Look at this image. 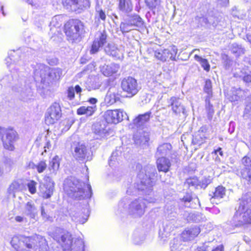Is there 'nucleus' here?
Segmentation results:
<instances>
[{"mask_svg":"<svg viewBox=\"0 0 251 251\" xmlns=\"http://www.w3.org/2000/svg\"><path fill=\"white\" fill-rule=\"evenodd\" d=\"M156 174L155 168L151 166H147L142 169L137 175L140 180V183H137L136 186H130L127 188L126 193L128 195H136L138 191H141L148 196L145 199L140 198L130 202L127 198H124L118 204L119 211L123 212L127 210L134 217L142 216L145 213L147 202L154 203L156 201L154 197L149 196L152 191Z\"/></svg>","mask_w":251,"mask_h":251,"instance_id":"1","label":"nucleus"},{"mask_svg":"<svg viewBox=\"0 0 251 251\" xmlns=\"http://www.w3.org/2000/svg\"><path fill=\"white\" fill-rule=\"evenodd\" d=\"M64 189L69 197L75 200L90 198L92 195L90 184H85L73 177L65 180Z\"/></svg>","mask_w":251,"mask_h":251,"instance_id":"2","label":"nucleus"},{"mask_svg":"<svg viewBox=\"0 0 251 251\" xmlns=\"http://www.w3.org/2000/svg\"><path fill=\"white\" fill-rule=\"evenodd\" d=\"M20 245L13 239L10 242L16 251H48V245L44 238L39 235L26 237L19 241Z\"/></svg>","mask_w":251,"mask_h":251,"instance_id":"3","label":"nucleus"},{"mask_svg":"<svg viewBox=\"0 0 251 251\" xmlns=\"http://www.w3.org/2000/svg\"><path fill=\"white\" fill-rule=\"evenodd\" d=\"M54 240L59 243L65 251H84V243L80 238L73 240L72 235L68 232L62 231L54 236Z\"/></svg>","mask_w":251,"mask_h":251,"instance_id":"4","label":"nucleus"},{"mask_svg":"<svg viewBox=\"0 0 251 251\" xmlns=\"http://www.w3.org/2000/svg\"><path fill=\"white\" fill-rule=\"evenodd\" d=\"M226 224L232 229L243 227L251 224V212L245 211L238 208L231 219L227 221Z\"/></svg>","mask_w":251,"mask_h":251,"instance_id":"5","label":"nucleus"},{"mask_svg":"<svg viewBox=\"0 0 251 251\" xmlns=\"http://www.w3.org/2000/svg\"><path fill=\"white\" fill-rule=\"evenodd\" d=\"M0 136L4 148L13 151L15 143L19 139L17 132L12 128L0 126Z\"/></svg>","mask_w":251,"mask_h":251,"instance_id":"6","label":"nucleus"},{"mask_svg":"<svg viewBox=\"0 0 251 251\" xmlns=\"http://www.w3.org/2000/svg\"><path fill=\"white\" fill-rule=\"evenodd\" d=\"M82 23L78 20H71L68 22L64 26L65 32L69 40L75 41L80 35V30L82 29Z\"/></svg>","mask_w":251,"mask_h":251,"instance_id":"7","label":"nucleus"},{"mask_svg":"<svg viewBox=\"0 0 251 251\" xmlns=\"http://www.w3.org/2000/svg\"><path fill=\"white\" fill-rule=\"evenodd\" d=\"M61 116L60 105L59 103L55 102L47 110L45 114V122L47 125H52L57 122Z\"/></svg>","mask_w":251,"mask_h":251,"instance_id":"8","label":"nucleus"},{"mask_svg":"<svg viewBox=\"0 0 251 251\" xmlns=\"http://www.w3.org/2000/svg\"><path fill=\"white\" fill-rule=\"evenodd\" d=\"M121 88L124 92L126 93V97L131 98L135 95L139 90L136 80L132 77L124 78L121 82Z\"/></svg>","mask_w":251,"mask_h":251,"instance_id":"9","label":"nucleus"},{"mask_svg":"<svg viewBox=\"0 0 251 251\" xmlns=\"http://www.w3.org/2000/svg\"><path fill=\"white\" fill-rule=\"evenodd\" d=\"M103 118L108 124H117L127 118V115L121 109L107 110L104 114Z\"/></svg>","mask_w":251,"mask_h":251,"instance_id":"10","label":"nucleus"},{"mask_svg":"<svg viewBox=\"0 0 251 251\" xmlns=\"http://www.w3.org/2000/svg\"><path fill=\"white\" fill-rule=\"evenodd\" d=\"M73 154L75 159L79 161H90L92 159L91 149L83 143H78L75 146Z\"/></svg>","mask_w":251,"mask_h":251,"instance_id":"11","label":"nucleus"},{"mask_svg":"<svg viewBox=\"0 0 251 251\" xmlns=\"http://www.w3.org/2000/svg\"><path fill=\"white\" fill-rule=\"evenodd\" d=\"M63 3L70 6L71 10L80 13L90 7L89 0H64Z\"/></svg>","mask_w":251,"mask_h":251,"instance_id":"12","label":"nucleus"},{"mask_svg":"<svg viewBox=\"0 0 251 251\" xmlns=\"http://www.w3.org/2000/svg\"><path fill=\"white\" fill-rule=\"evenodd\" d=\"M107 42V35L103 31L99 33L97 37L93 41L90 50V53L94 54L98 53L100 49Z\"/></svg>","mask_w":251,"mask_h":251,"instance_id":"13","label":"nucleus"},{"mask_svg":"<svg viewBox=\"0 0 251 251\" xmlns=\"http://www.w3.org/2000/svg\"><path fill=\"white\" fill-rule=\"evenodd\" d=\"M50 68L42 64H37L34 71V79L36 81H45L48 77Z\"/></svg>","mask_w":251,"mask_h":251,"instance_id":"14","label":"nucleus"},{"mask_svg":"<svg viewBox=\"0 0 251 251\" xmlns=\"http://www.w3.org/2000/svg\"><path fill=\"white\" fill-rule=\"evenodd\" d=\"M44 180L46 183L40 186V191L43 197L48 199L50 198L53 194L54 183L49 176H46Z\"/></svg>","mask_w":251,"mask_h":251,"instance_id":"15","label":"nucleus"},{"mask_svg":"<svg viewBox=\"0 0 251 251\" xmlns=\"http://www.w3.org/2000/svg\"><path fill=\"white\" fill-rule=\"evenodd\" d=\"M105 52L112 56L115 59L122 60L124 58V53L122 50L113 43H108L104 48Z\"/></svg>","mask_w":251,"mask_h":251,"instance_id":"16","label":"nucleus"},{"mask_svg":"<svg viewBox=\"0 0 251 251\" xmlns=\"http://www.w3.org/2000/svg\"><path fill=\"white\" fill-rule=\"evenodd\" d=\"M168 107H171L173 113L176 115H178L181 112L184 113V107L181 104L179 98L172 97L168 100Z\"/></svg>","mask_w":251,"mask_h":251,"instance_id":"17","label":"nucleus"},{"mask_svg":"<svg viewBox=\"0 0 251 251\" xmlns=\"http://www.w3.org/2000/svg\"><path fill=\"white\" fill-rule=\"evenodd\" d=\"M119 69V65L114 63L109 65L104 64L100 67V72L106 76H110L116 74Z\"/></svg>","mask_w":251,"mask_h":251,"instance_id":"18","label":"nucleus"},{"mask_svg":"<svg viewBox=\"0 0 251 251\" xmlns=\"http://www.w3.org/2000/svg\"><path fill=\"white\" fill-rule=\"evenodd\" d=\"M175 222L172 220L167 221L164 225L163 230L160 231L159 236L164 241L175 228Z\"/></svg>","mask_w":251,"mask_h":251,"instance_id":"19","label":"nucleus"},{"mask_svg":"<svg viewBox=\"0 0 251 251\" xmlns=\"http://www.w3.org/2000/svg\"><path fill=\"white\" fill-rule=\"evenodd\" d=\"M101 82L98 76H91L88 78L85 83V87L89 91L100 88Z\"/></svg>","mask_w":251,"mask_h":251,"instance_id":"20","label":"nucleus"},{"mask_svg":"<svg viewBox=\"0 0 251 251\" xmlns=\"http://www.w3.org/2000/svg\"><path fill=\"white\" fill-rule=\"evenodd\" d=\"M200 231V228L196 226L187 228L182 233V238L184 241L190 240L198 236Z\"/></svg>","mask_w":251,"mask_h":251,"instance_id":"21","label":"nucleus"},{"mask_svg":"<svg viewBox=\"0 0 251 251\" xmlns=\"http://www.w3.org/2000/svg\"><path fill=\"white\" fill-rule=\"evenodd\" d=\"M24 213L30 218H35L37 215L38 210L32 201H29L25 203Z\"/></svg>","mask_w":251,"mask_h":251,"instance_id":"22","label":"nucleus"},{"mask_svg":"<svg viewBox=\"0 0 251 251\" xmlns=\"http://www.w3.org/2000/svg\"><path fill=\"white\" fill-rule=\"evenodd\" d=\"M156 165L158 171L166 173L169 171L171 163L169 159L160 157L156 160Z\"/></svg>","mask_w":251,"mask_h":251,"instance_id":"23","label":"nucleus"},{"mask_svg":"<svg viewBox=\"0 0 251 251\" xmlns=\"http://www.w3.org/2000/svg\"><path fill=\"white\" fill-rule=\"evenodd\" d=\"M152 113L151 111L139 115L133 120V124L137 127L142 126L150 121Z\"/></svg>","mask_w":251,"mask_h":251,"instance_id":"24","label":"nucleus"},{"mask_svg":"<svg viewBox=\"0 0 251 251\" xmlns=\"http://www.w3.org/2000/svg\"><path fill=\"white\" fill-rule=\"evenodd\" d=\"M184 218L188 222H194L195 223H199L204 221L205 219V217L201 213H189L185 211L183 214Z\"/></svg>","mask_w":251,"mask_h":251,"instance_id":"25","label":"nucleus"},{"mask_svg":"<svg viewBox=\"0 0 251 251\" xmlns=\"http://www.w3.org/2000/svg\"><path fill=\"white\" fill-rule=\"evenodd\" d=\"M251 193H249L243 195L242 197L238 209H241L242 210L245 211H250L251 212Z\"/></svg>","mask_w":251,"mask_h":251,"instance_id":"26","label":"nucleus"},{"mask_svg":"<svg viewBox=\"0 0 251 251\" xmlns=\"http://www.w3.org/2000/svg\"><path fill=\"white\" fill-rule=\"evenodd\" d=\"M97 109L96 105L82 106L77 109L76 113L79 115H85L87 117H90L94 114Z\"/></svg>","mask_w":251,"mask_h":251,"instance_id":"27","label":"nucleus"},{"mask_svg":"<svg viewBox=\"0 0 251 251\" xmlns=\"http://www.w3.org/2000/svg\"><path fill=\"white\" fill-rule=\"evenodd\" d=\"M92 130L95 134L96 139H100L103 137L106 133V130L104 125H102L100 123H95L92 126Z\"/></svg>","mask_w":251,"mask_h":251,"instance_id":"28","label":"nucleus"},{"mask_svg":"<svg viewBox=\"0 0 251 251\" xmlns=\"http://www.w3.org/2000/svg\"><path fill=\"white\" fill-rule=\"evenodd\" d=\"M212 193V195L210 194V196H212L211 199V202L218 203V201H216V200L223 198L226 194L225 188L221 186H219L216 188L215 191Z\"/></svg>","mask_w":251,"mask_h":251,"instance_id":"29","label":"nucleus"},{"mask_svg":"<svg viewBox=\"0 0 251 251\" xmlns=\"http://www.w3.org/2000/svg\"><path fill=\"white\" fill-rule=\"evenodd\" d=\"M177 49L175 46H170L168 49L164 50V55L166 60L169 59L172 60H176V55Z\"/></svg>","mask_w":251,"mask_h":251,"instance_id":"30","label":"nucleus"},{"mask_svg":"<svg viewBox=\"0 0 251 251\" xmlns=\"http://www.w3.org/2000/svg\"><path fill=\"white\" fill-rule=\"evenodd\" d=\"M76 92V94H78L79 96H81V92H82V89L79 85H76L75 87L73 86L69 87L66 92L67 99L70 100H73L75 97V92Z\"/></svg>","mask_w":251,"mask_h":251,"instance_id":"31","label":"nucleus"},{"mask_svg":"<svg viewBox=\"0 0 251 251\" xmlns=\"http://www.w3.org/2000/svg\"><path fill=\"white\" fill-rule=\"evenodd\" d=\"M119 8L120 11L125 13H129L133 9V6L130 0H119Z\"/></svg>","mask_w":251,"mask_h":251,"instance_id":"32","label":"nucleus"},{"mask_svg":"<svg viewBox=\"0 0 251 251\" xmlns=\"http://www.w3.org/2000/svg\"><path fill=\"white\" fill-rule=\"evenodd\" d=\"M63 71L60 68H56L49 70L47 78L50 80H59L62 76Z\"/></svg>","mask_w":251,"mask_h":251,"instance_id":"33","label":"nucleus"},{"mask_svg":"<svg viewBox=\"0 0 251 251\" xmlns=\"http://www.w3.org/2000/svg\"><path fill=\"white\" fill-rule=\"evenodd\" d=\"M127 20L130 24H134L131 25L134 29L135 27H142L144 25L142 19L136 14L128 16Z\"/></svg>","mask_w":251,"mask_h":251,"instance_id":"34","label":"nucleus"},{"mask_svg":"<svg viewBox=\"0 0 251 251\" xmlns=\"http://www.w3.org/2000/svg\"><path fill=\"white\" fill-rule=\"evenodd\" d=\"M172 149V145L169 143H164L160 145L157 149L156 156H161L169 154Z\"/></svg>","mask_w":251,"mask_h":251,"instance_id":"35","label":"nucleus"},{"mask_svg":"<svg viewBox=\"0 0 251 251\" xmlns=\"http://www.w3.org/2000/svg\"><path fill=\"white\" fill-rule=\"evenodd\" d=\"M12 90L14 92L20 93L21 96L24 98L30 96L32 94V90L30 86L26 87L25 86V87L23 88L20 86L18 87L17 86H14L13 87Z\"/></svg>","mask_w":251,"mask_h":251,"instance_id":"36","label":"nucleus"},{"mask_svg":"<svg viewBox=\"0 0 251 251\" xmlns=\"http://www.w3.org/2000/svg\"><path fill=\"white\" fill-rule=\"evenodd\" d=\"M60 160L59 156L56 155L50 161L49 169L50 174H56L59 167Z\"/></svg>","mask_w":251,"mask_h":251,"instance_id":"37","label":"nucleus"},{"mask_svg":"<svg viewBox=\"0 0 251 251\" xmlns=\"http://www.w3.org/2000/svg\"><path fill=\"white\" fill-rule=\"evenodd\" d=\"M70 214L72 220L75 223L83 224L87 220V217H85L80 211H73Z\"/></svg>","mask_w":251,"mask_h":251,"instance_id":"38","label":"nucleus"},{"mask_svg":"<svg viewBox=\"0 0 251 251\" xmlns=\"http://www.w3.org/2000/svg\"><path fill=\"white\" fill-rule=\"evenodd\" d=\"M22 189V185L17 181H13L8 188V192L10 194H13Z\"/></svg>","mask_w":251,"mask_h":251,"instance_id":"39","label":"nucleus"},{"mask_svg":"<svg viewBox=\"0 0 251 251\" xmlns=\"http://www.w3.org/2000/svg\"><path fill=\"white\" fill-rule=\"evenodd\" d=\"M116 94L109 90L107 92L105 96L104 101L106 104L110 105L116 101Z\"/></svg>","mask_w":251,"mask_h":251,"instance_id":"40","label":"nucleus"},{"mask_svg":"<svg viewBox=\"0 0 251 251\" xmlns=\"http://www.w3.org/2000/svg\"><path fill=\"white\" fill-rule=\"evenodd\" d=\"M194 58L195 60L200 62L201 66L203 68L204 70L207 72H208L210 70V65L207 59L202 58V57L199 56L197 54H195L194 56Z\"/></svg>","mask_w":251,"mask_h":251,"instance_id":"41","label":"nucleus"},{"mask_svg":"<svg viewBox=\"0 0 251 251\" xmlns=\"http://www.w3.org/2000/svg\"><path fill=\"white\" fill-rule=\"evenodd\" d=\"M231 51L236 56H239L244 53L245 50L241 45L234 43L232 45Z\"/></svg>","mask_w":251,"mask_h":251,"instance_id":"42","label":"nucleus"},{"mask_svg":"<svg viewBox=\"0 0 251 251\" xmlns=\"http://www.w3.org/2000/svg\"><path fill=\"white\" fill-rule=\"evenodd\" d=\"M131 25L132 24H130L127 19H126L125 22H122L121 24L120 29L123 33L128 32L134 29Z\"/></svg>","mask_w":251,"mask_h":251,"instance_id":"43","label":"nucleus"},{"mask_svg":"<svg viewBox=\"0 0 251 251\" xmlns=\"http://www.w3.org/2000/svg\"><path fill=\"white\" fill-rule=\"evenodd\" d=\"M241 93L240 89L237 90L233 88L232 89V94L229 96L228 99L231 101L238 100L240 98V95Z\"/></svg>","mask_w":251,"mask_h":251,"instance_id":"44","label":"nucleus"},{"mask_svg":"<svg viewBox=\"0 0 251 251\" xmlns=\"http://www.w3.org/2000/svg\"><path fill=\"white\" fill-rule=\"evenodd\" d=\"M206 110L207 112L208 118L209 119H212L214 111L212 105L210 103L209 100L206 99Z\"/></svg>","mask_w":251,"mask_h":251,"instance_id":"45","label":"nucleus"},{"mask_svg":"<svg viewBox=\"0 0 251 251\" xmlns=\"http://www.w3.org/2000/svg\"><path fill=\"white\" fill-rule=\"evenodd\" d=\"M204 91L208 95L209 97L212 96V83L210 79L206 80L204 87Z\"/></svg>","mask_w":251,"mask_h":251,"instance_id":"46","label":"nucleus"},{"mask_svg":"<svg viewBox=\"0 0 251 251\" xmlns=\"http://www.w3.org/2000/svg\"><path fill=\"white\" fill-rule=\"evenodd\" d=\"M242 163L245 166L243 170H249L251 169V158L247 156H244L242 159Z\"/></svg>","mask_w":251,"mask_h":251,"instance_id":"47","label":"nucleus"},{"mask_svg":"<svg viewBox=\"0 0 251 251\" xmlns=\"http://www.w3.org/2000/svg\"><path fill=\"white\" fill-rule=\"evenodd\" d=\"M186 183L189 187L194 186L195 188H198L199 186H200V181L196 177L190 178L186 180Z\"/></svg>","mask_w":251,"mask_h":251,"instance_id":"48","label":"nucleus"},{"mask_svg":"<svg viewBox=\"0 0 251 251\" xmlns=\"http://www.w3.org/2000/svg\"><path fill=\"white\" fill-rule=\"evenodd\" d=\"M145 2L147 5L151 9L156 8L160 4L158 0H146Z\"/></svg>","mask_w":251,"mask_h":251,"instance_id":"49","label":"nucleus"},{"mask_svg":"<svg viewBox=\"0 0 251 251\" xmlns=\"http://www.w3.org/2000/svg\"><path fill=\"white\" fill-rule=\"evenodd\" d=\"M241 175L244 179L247 180L251 183V171L250 170H242L241 171Z\"/></svg>","mask_w":251,"mask_h":251,"instance_id":"50","label":"nucleus"},{"mask_svg":"<svg viewBox=\"0 0 251 251\" xmlns=\"http://www.w3.org/2000/svg\"><path fill=\"white\" fill-rule=\"evenodd\" d=\"M47 167V165L45 161H41L37 164H36V168L37 172L39 173L43 172Z\"/></svg>","mask_w":251,"mask_h":251,"instance_id":"51","label":"nucleus"},{"mask_svg":"<svg viewBox=\"0 0 251 251\" xmlns=\"http://www.w3.org/2000/svg\"><path fill=\"white\" fill-rule=\"evenodd\" d=\"M212 179L211 177L209 176L204 177L201 181H200V187L205 189L211 182Z\"/></svg>","mask_w":251,"mask_h":251,"instance_id":"52","label":"nucleus"},{"mask_svg":"<svg viewBox=\"0 0 251 251\" xmlns=\"http://www.w3.org/2000/svg\"><path fill=\"white\" fill-rule=\"evenodd\" d=\"M96 19H100L103 21H105L106 19V15L105 12L101 9H97L95 15Z\"/></svg>","mask_w":251,"mask_h":251,"instance_id":"53","label":"nucleus"},{"mask_svg":"<svg viewBox=\"0 0 251 251\" xmlns=\"http://www.w3.org/2000/svg\"><path fill=\"white\" fill-rule=\"evenodd\" d=\"M37 183L34 181H30L27 184L29 191L32 194H35L36 191V185Z\"/></svg>","mask_w":251,"mask_h":251,"instance_id":"54","label":"nucleus"},{"mask_svg":"<svg viewBox=\"0 0 251 251\" xmlns=\"http://www.w3.org/2000/svg\"><path fill=\"white\" fill-rule=\"evenodd\" d=\"M154 56L159 60L162 61H166L165 57L164 55V50H156L154 52Z\"/></svg>","mask_w":251,"mask_h":251,"instance_id":"55","label":"nucleus"},{"mask_svg":"<svg viewBox=\"0 0 251 251\" xmlns=\"http://www.w3.org/2000/svg\"><path fill=\"white\" fill-rule=\"evenodd\" d=\"M167 213L170 218H176V212L174 206H171L170 208L169 207L167 209Z\"/></svg>","mask_w":251,"mask_h":251,"instance_id":"56","label":"nucleus"},{"mask_svg":"<svg viewBox=\"0 0 251 251\" xmlns=\"http://www.w3.org/2000/svg\"><path fill=\"white\" fill-rule=\"evenodd\" d=\"M178 241L176 239H174L170 243L171 251H176L178 248Z\"/></svg>","mask_w":251,"mask_h":251,"instance_id":"57","label":"nucleus"},{"mask_svg":"<svg viewBox=\"0 0 251 251\" xmlns=\"http://www.w3.org/2000/svg\"><path fill=\"white\" fill-rule=\"evenodd\" d=\"M144 240V238L143 237L141 238V237L137 233L134 234L133 236V240L135 244L139 245Z\"/></svg>","mask_w":251,"mask_h":251,"instance_id":"58","label":"nucleus"},{"mask_svg":"<svg viewBox=\"0 0 251 251\" xmlns=\"http://www.w3.org/2000/svg\"><path fill=\"white\" fill-rule=\"evenodd\" d=\"M95 66L93 64H88L84 70L81 72L82 74H87L88 72H91L92 70H94Z\"/></svg>","mask_w":251,"mask_h":251,"instance_id":"59","label":"nucleus"},{"mask_svg":"<svg viewBox=\"0 0 251 251\" xmlns=\"http://www.w3.org/2000/svg\"><path fill=\"white\" fill-rule=\"evenodd\" d=\"M245 114L251 115V99L248 100L247 104L245 109Z\"/></svg>","mask_w":251,"mask_h":251,"instance_id":"60","label":"nucleus"},{"mask_svg":"<svg viewBox=\"0 0 251 251\" xmlns=\"http://www.w3.org/2000/svg\"><path fill=\"white\" fill-rule=\"evenodd\" d=\"M192 200V197L191 194H186L183 198L182 199V201L184 202L186 206H188L187 205V202H190Z\"/></svg>","mask_w":251,"mask_h":251,"instance_id":"61","label":"nucleus"},{"mask_svg":"<svg viewBox=\"0 0 251 251\" xmlns=\"http://www.w3.org/2000/svg\"><path fill=\"white\" fill-rule=\"evenodd\" d=\"M13 80V76L12 75H7L3 77L1 80V82L2 84H5L7 83H9L11 80Z\"/></svg>","mask_w":251,"mask_h":251,"instance_id":"62","label":"nucleus"},{"mask_svg":"<svg viewBox=\"0 0 251 251\" xmlns=\"http://www.w3.org/2000/svg\"><path fill=\"white\" fill-rule=\"evenodd\" d=\"M243 80L247 83L251 84V72L245 74L243 77Z\"/></svg>","mask_w":251,"mask_h":251,"instance_id":"63","label":"nucleus"},{"mask_svg":"<svg viewBox=\"0 0 251 251\" xmlns=\"http://www.w3.org/2000/svg\"><path fill=\"white\" fill-rule=\"evenodd\" d=\"M118 155V152L117 151L113 152L112 153L111 156L110 157V159L109 161V164L110 166H112L113 165V161H115V159H116V156Z\"/></svg>","mask_w":251,"mask_h":251,"instance_id":"64","label":"nucleus"}]
</instances>
